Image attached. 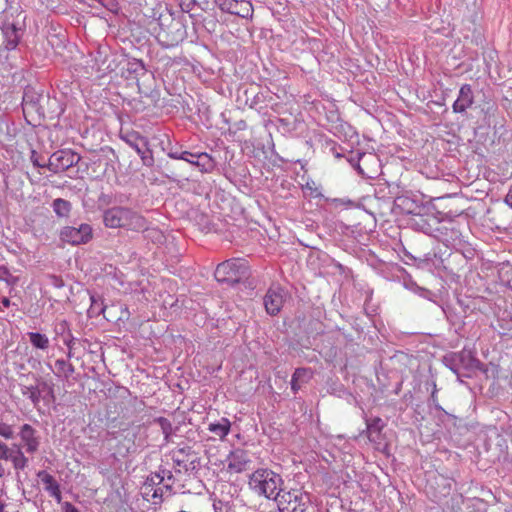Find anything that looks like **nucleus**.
Here are the masks:
<instances>
[{
  "label": "nucleus",
  "instance_id": "ea45409f",
  "mask_svg": "<svg viewBox=\"0 0 512 512\" xmlns=\"http://www.w3.org/2000/svg\"><path fill=\"white\" fill-rule=\"evenodd\" d=\"M158 473L160 474L161 478L162 490L166 489V491L171 493L172 487L176 480L175 475L171 470L162 467L159 468Z\"/></svg>",
  "mask_w": 512,
  "mask_h": 512
},
{
  "label": "nucleus",
  "instance_id": "f3484780",
  "mask_svg": "<svg viewBox=\"0 0 512 512\" xmlns=\"http://www.w3.org/2000/svg\"><path fill=\"white\" fill-rule=\"evenodd\" d=\"M474 104V93L470 84H463L457 99L452 104L454 113L464 114Z\"/></svg>",
  "mask_w": 512,
  "mask_h": 512
},
{
  "label": "nucleus",
  "instance_id": "9b49d317",
  "mask_svg": "<svg viewBox=\"0 0 512 512\" xmlns=\"http://www.w3.org/2000/svg\"><path fill=\"white\" fill-rule=\"evenodd\" d=\"M364 421L366 424V435L368 440L374 444L377 450H382L385 444V437L383 434V430L386 427V423L384 420L378 416H364Z\"/></svg>",
  "mask_w": 512,
  "mask_h": 512
},
{
  "label": "nucleus",
  "instance_id": "72a5a7b5",
  "mask_svg": "<svg viewBox=\"0 0 512 512\" xmlns=\"http://www.w3.org/2000/svg\"><path fill=\"white\" fill-rule=\"evenodd\" d=\"M459 356H457V353H450L443 357V363L444 365L450 369L454 374L457 375L458 378L460 377H469L470 375L468 373H464L461 371V366L459 364Z\"/></svg>",
  "mask_w": 512,
  "mask_h": 512
},
{
  "label": "nucleus",
  "instance_id": "a878e982",
  "mask_svg": "<svg viewBox=\"0 0 512 512\" xmlns=\"http://www.w3.org/2000/svg\"><path fill=\"white\" fill-rule=\"evenodd\" d=\"M457 356H459V364L461 366V371L464 373L476 371L481 369L482 363L473 356L470 350L463 349L460 352H456Z\"/></svg>",
  "mask_w": 512,
  "mask_h": 512
},
{
  "label": "nucleus",
  "instance_id": "39448f33",
  "mask_svg": "<svg viewBox=\"0 0 512 512\" xmlns=\"http://www.w3.org/2000/svg\"><path fill=\"white\" fill-rule=\"evenodd\" d=\"M274 502L280 512H304L310 502V494L303 488H282Z\"/></svg>",
  "mask_w": 512,
  "mask_h": 512
},
{
  "label": "nucleus",
  "instance_id": "a211bd4d",
  "mask_svg": "<svg viewBox=\"0 0 512 512\" xmlns=\"http://www.w3.org/2000/svg\"><path fill=\"white\" fill-rule=\"evenodd\" d=\"M186 158L185 161L196 167L201 173H210L216 166L214 158L206 152H190V156H186Z\"/></svg>",
  "mask_w": 512,
  "mask_h": 512
},
{
  "label": "nucleus",
  "instance_id": "4468645a",
  "mask_svg": "<svg viewBox=\"0 0 512 512\" xmlns=\"http://www.w3.org/2000/svg\"><path fill=\"white\" fill-rule=\"evenodd\" d=\"M368 264L377 275L388 281L398 282L403 275L404 268L395 263L384 262L376 257L369 259Z\"/></svg>",
  "mask_w": 512,
  "mask_h": 512
},
{
  "label": "nucleus",
  "instance_id": "6ab92c4d",
  "mask_svg": "<svg viewBox=\"0 0 512 512\" xmlns=\"http://www.w3.org/2000/svg\"><path fill=\"white\" fill-rule=\"evenodd\" d=\"M122 75L126 79H138L147 72L145 64L142 60L136 58H123Z\"/></svg>",
  "mask_w": 512,
  "mask_h": 512
},
{
  "label": "nucleus",
  "instance_id": "37998d69",
  "mask_svg": "<svg viewBox=\"0 0 512 512\" xmlns=\"http://www.w3.org/2000/svg\"><path fill=\"white\" fill-rule=\"evenodd\" d=\"M154 421L160 426L164 439L168 442L174 434V428L171 421L165 417H157Z\"/></svg>",
  "mask_w": 512,
  "mask_h": 512
},
{
  "label": "nucleus",
  "instance_id": "a19ab883",
  "mask_svg": "<svg viewBox=\"0 0 512 512\" xmlns=\"http://www.w3.org/2000/svg\"><path fill=\"white\" fill-rule=\"evenodd\" d=\"M21 393L24 397L28 398L33 406L36 408L41 402L39 397V390L36 385H21Z\"/></svg>",
  "mask_w": 512,
  "mask_h": 512
},
{
  "label": "nucleus",
  "instance_id": "2eb2a0df",
  "mask_svg": "<svg viewBox=\"0 0 512 512\" xmlns=\"http://www.w3.org/2000/svg\"><path fill=\"white\" fill-rule=\"evenodd\" d=\"M284 299L285 290L279 285L271 286L264 296L266 312L271 316L277 315L283 307Z\"/></svg>",
  "mask_w": 512,
  "mask_h": 512
},
{
  "label": "nucleus",
  "instance_id": "de8ad7c7",
  "mask_svg": "<svg viewBox=\"0 0 512 512\" xmlns=\"http://www.w3.org/2000/svg\"><path fill=\"white\" fill-rule=\"evenodd\" d=\"M311 376L310 369L308 368H296L292 377L294 380L307 381Z\"/></svg>",
  "mask_w": 512,
  "mask_h": 512
},
{
  "label": "nucleus",
  "instance_id": "e2e57ef3",
  "mask_svg": "<svg viewBox=\"0 0 512 512\" xmlns=\"http://www.w3.org/2000/svg\"><path fill=\"white\" fill-rule=\"evenodd\" d=\"M5 506H6V505H5V503H4V502H2V501H0V512H7V511L5 510Z\"/></svg>",
  "mask_w": 512,
  "mask_h": 512
},
{
  "label": "nucleus",
  "instance_id": "052dcab7",
  "mask_svg": "<svg viewBox=\"0 0 512 512\" xmlns=\"http://www.w3.org/2000/svg\"><path fill=\"white\" fill-rule=\"evenodd\" d=\"M430 260H431L432 262H434L435 260H437V259H436V254H433V257H431V256H430V254H427V255H426V259H425L424 261H430Z\"/></svg>",
  "mask_w": 512,
  "mask_h": 512
},
{
  "label": "nucleus",
  "instance_id": "e433bc0d",
  "mask_svg": "<svg viewBox=\"0 0 512 512\" xmlns=\"http://www.w3.org/2000/svg\"><path fill=\"white\" fill-rule=\"evenodd\" d=\"M318 141L321 143L323 148L327 149L336 158H341L343 156L340 152L341 147L331 138L321 134L318 135Z\"/></svg>",
  "mask_w": 512,
  "mask_h": 512
},
{
  "label": "nucleus",
  "instance_id": "423d86ee",
  "mask_svg": "<svg viewBox=\"0 0 512 512\" xmlns=\"http://www.w3.org/2000/svg\"><path fill=\"white\" fill-rule=\"evenodd\" d=\"M176 473L182 471L188 475H196L202 467L200 453L189 445L178 447L171 452Z\"/></svg>",
  "mask_w": 512,
  "mask_h": 512
},
{
  "label": "nucleus",
  "instance_id": "aec40b11",
  "mask_svg": "<svg viewBox=\"0 0 512 512\" xmlns=\"http://www.w3.org/2000/svg\"><path fill=\"white\" fill-rule=\"evenodd\" d=\"M432 386H433V389H432V392H431V395H430V398H429V401H428V406L431 410H434L435 411V416L437 417L438 420H440L441 422H445L446 420L451 422L453 425H456V420H457V417L449 412H447L440 404H439V401H438V396H437V387H436V383L433 382L432 383Z\"/></svg>",
  "mask_w": 512,
  "mask_h": 512
},
{
  "label": "nucleus",
  "instance_id": "4c0bfd02",
  "mask_svg": "<svg viewBox=\"0 0 512 512\" xmlns=\"http://www.w3.org/2000/svg\"><path fill=\"white\" fill-rule=\"evenodd\" d=\"M52 209L58 217H68L71 211V203L68 200L57 198L52 202Z\"/></svg>",
  "mask_w": 512,
  "mask_h": 512
},
{
  "label": "nucleus",
  "instance_id": "13d9d810",
  "mask_svg": "<svg viewBox=\"0 0 512 512\" xmlns=\"http://www.w3.org/2000/svg\"><path fill=\"white\" fill-rule=\"evenodd\" d=\"M66 357V360L68 361H70V359L74 357V349H72V347H67Z\"/></svg>",
  "mask_w": 512,
  "mask_h": 512
},
{
  "label": "nucleus",
  "instance_id": "9d476101",
  "mask_svg": "<svg viewBox=\"0 0 512 512\" xmlns=\"http://www.w3.org/2000/svg\"><path fill=\"white\" fill-rule=\"evenodd\" d=\"M81 157L71 149H61L54 152L48 160L47 169L53 173L66 171L77 165Z\"/></svg>",
  "mask_w": 512,
  "mask_h": 512
},
{
  "label": "nucleus",
  "instance_id": "6e6d98bb",
  "mask_svg": "<svg viewBox=\"0 0 512 512\" xmlns=\"http://www.w3.org/2000/svg\"><path fill=\"white\" fill-rule=\"evenodd\" d=\"M1 304H2L3 308H8V307H10L12 305L10 299L7 298V297H3L1 299Z\"/></svg>",
  "mask_w": 512,
  "mask_h": 512
},
{
  "label": "nucleus",
  "instance_id": "3c124183",
  "mask_svg": "<svg viewBox=\"0 0 512 512\" xmlns=\"http://www.w3.org/2000/svg\"><path fill=\"white\" fill-rule=\"evenodd\" d=\"M65 512H80L72 503L65 502L63 506Z\"/></svg>",
  "mask_w": 512,
  "mask_h": 512
},
{
  "label": "nucleus",
  "instance_id": "f704fd0d",
  "mask_svg": "<svg viewBox=\"0 0 512 512\" xmlns=\"http://www.w3.org/2000/svg\"><path fill=\"white\" fill-rule=\"evenodd\" d=\"M29 342L33 348L45 351L50 346V340L46 334L40 332H28Z\"/></svg>",
  "mask_w": 512,
  "mask_h": 512
},
{
  "label": "nucleus",
  "instance_id": "dca6fc26",
  "mask_svg": "<svg viewBox=\"0 0 512 512\" xmlns=\"http://www.w3.org/2000/svg\"><path fill=\"white\" fill-rule=\"evenodd\" d=\"M226 461L228 470L234 473H241L245 471L248 464L251 463L248 451L241 448L231 450Z\"/></svg>",
  "mask_w": 512,
  "mask_h": 512
},
{
  "label": "nucleus",
  "instance_id": "b1692460",
  "mask_svg": "<svg viewBox=\"0 0 512 512\" xmlns=\"http://www.w3.org/2000/svg\"><path fill=\"white\" fill-rule=\"evenodd\" d=\"M48 367L55 377L61 381H68L75 372L74 365L64 358L56 359L54 365L48 364Z\"/></svg>",
  "mask_w": 512,
  "mask_h": 512
},
{
  "label": "nucleus",
  "instance_id": "864d4df0",
  "mask_svg": "<svg viewBox=\"0 0 512 512\" xmlns=\"http://www.w3.org/2000/svg\"><path fill=\"white\" fill-rule=\"evenodd\" d=\"M78 339L72 334L70 335V340H67V342H62L66 347H72V349L75 348L76 341Z\"/></svg>",
  "mask_w": 512,
  "mask_h": 512
},
{
  "label": "nucleus",
  "instance_id": "cd10ccee",
  "mask_svg": "<svg viewBox=\"0 0 512 512\" xmlns=\"http://www.w3.org/2000/svg\"><path fill=\"white\" fill-rule=\"evenodd\" d=\"M53 340L55 342H67L72 335L71 324L65 319H57L52 323Z\"/></svg>",
  "mask_w": 512,
  "mask_h": 512
},
{
  "label": "nucleus",
  "instance_id": "f03ea898",
  "mask_svg": "<svg viewBox=\"0 0 512 512\" xmlns=\"http://www.w3.org/2000/svg\"><path fill=\"white\" fill-rule=\"evenodd\" d=\"M103 223L107 228H123L132 231H144L147 220L137 211L124 206H114L103 212Z\"/></svg>",
  "mask_w": 512,
  "mask_h": 512
},
{
  "label": "nucleus",
  "instance_id": "5fc2aeb1",
  "mask_svg": "<svg viewBox=\"0 0 512 512\" xmlns=\"http://www.w3.org/2000/svg\"><path fill=\"white\" fill-rule=\"evenodd\" d=\"M290 384H291V389H292L293 393L296 394L298 392V390L300 389L298 380H294V378L292 377Z\"/></svg>",
  "mask_w": 512,
  "mask_h": 512
},
{
  "label": "nucleus",
  "instance_id": "c85d7f7f",
  "mask_svg": "<svg viewBox=\"0 0 512 512\" xmlns=\"http://www.w3.org/2000/svg\"><path fill=\"white\" fill-rule=\"evenodd\" d=\"M130 291L133 293L139 302H148L152 297L151 285L148 280H140L131 282Z\"/></svg>",
  "mask_w": 512,
  "mask_h": 512
},
{
  "label": "nucleus",
  "instance_id": "473e14b6",
  "mask_svg": "<svg viewBox=\"0 0 512 512\" xmlns=\"http://www.w3.org/2000/svg\"><path fill=\"white\" fill-rule=\"evenodd\" d=\"M442 310L450 324L459 328L463 327L465 318L464 311H458L457 308L452 305H446L442 307Z\"/></svg>",
  "mask_w": 512,
  "mask_h": 512
},
{
  "label": "nucleus",
  "instance_id": "bb28decb",
  "mask_svg": "<svg viewBox=\"0 0 512 512\" xmlns=\"http://www.w3.org/2000/svg\"><path fill=\"white\" fill-rule=\"evenodd\" d=\"M35 385L39 390L40 400L49 404L55 401L54 383L42 377H36Z\"/></svg>",
  "mask_w": 512,
  "mask_h": 512
},
{
  "label": "nucleus",
  "instance_id": "5701e85b",
  "mask_svg": "<svg viewBox=\"0 0 512 512\" xmlns=\"http://www.w3.org/2000/svg\"><path fill=\"white\" fill-rule=\"evenodd\" d=\"M3 34V48L4 50L12 51L16 49L20 41L19 29L13 23H5L2 28Z\"/></svg>",
  "mask_w": 512,
  "mask_h": 512
},
{
  "label": "nucleus",
  "instance_id": "680f3d73",
  "mask_svg": "<svg viewBox=\"0 0 512 512\" xmlns=\"http://www.w3.org/2000/svg\"><path fill=\"white\" fill-rule=\"evenodd\" d=\"M4 475H5V468L2 465V463L0 462V478L3 477Z\"/></svg>",
  "mask_w": 512,
  "mask_h": 512
},
{
  "label": "nucleus",
  "instance_id": "8fccbe9b",
  "mask_svg": "<svg viewBox=\"0 0 512 512\" xmlns=\"http://www.w3.org/2000/svg\"><path fill=\"white\" fill-rule=\"evenodd\" d=\"M0 436L5 439L13 438V429L12 426L0 421Z\"/></svg>",
  "mask_w": 512,
  "mask_h": 512
},
{
  "label": "nucleus",
  "instance_id": "4be33fe9",
  "mask_svg": "<svg viewBox=\"0 0 512 512\" xmlns=\"http://www.w3.org/2000/svg\"><path fill=\"white\" fill-rule=\"evenodd\" d=\"M37 431L30 424H23L21 426L19 436L25 444L26 451L30 454L35 453L40 445Z\"/></svg>",
  "mask_w": 512,
  "mask_h": 512
},
{
  "label": "nucleus",
  "instance_id": "393cba45",
  "mask_svg": "<svg viewBox=\"0 0 512 512\" xmlns=\"http://www.w3.org/2000/svg\"><path fill=\"white\" fill-rule=\"evenodd\" d=\"M398 282L402 283L405 289L419 295L424 299L432 300V298L435 297V294L432 291L420 287L405 270L403 271V275L401 276V279L398 280Z\"/></svg>",
  "mask_w": 512,
  "mask_h": 512
},
{
  "label": "nucleus",
  "instance_id": "7ed1b4c3",
  "mask_svg": "<svg viewBox=\"0 0 512 512\" xmlns=\"http://www.w3.org/2000/svg\"><path fill=\"white\" fill-rule=\"evenodd\" d=\"M249 276L247 261L243 258H232L217 265L214 277L219 283L234 286Z\"/></svg>",
  "mask_w": 512,
  "mask_h": 512
},
{
  "label": "nucleus",
  "instance_id": "2f4dec72",
  "mask_svg": "<svg viewBox=\"0 0 512 512\" xmlns=\"http://www.w3.org/2000/svg\"><path fill=\"white\" fill-rule=\"evenodd\" d=\"M207 429L209 432L219 437L220 440H224L230 433L231 422L228 418L222 417L218 421L209 423Z\"/></svg>",
  "mask_w": 512,
  "mask_h": 512
},
{
  "label": "nucleus",
  "instance_id": "4d7b16f0",
  "mask_svg": "<svg viewBox=\"0 0 512 512\" xmlns=\"http://www.w3.org/2000/svg\"><path fill=\"white\" fill-rule=\"evenodd\" d=\"M504 202L512 209V194H507L504 198Z\"/></svg>",
  "mask_w": 512,
  "mask_h": 512
},
{
  "label": "nucleus",
  "instance_id": "bf43d9fd",
  "mask_svg": "<svg viewBox=\"0 0 512 512\" xmlns=\"http://www.w3.org/2000/svg\"><path fill=\"white\" fill-rule=\"evenodd\" d=\"M4 59H7V51L4 50L2 46H0V62Z\"/></svg>",
  "mask_w": 512,
  "mask_h": 512
},
{
  "label": "nucleus",
  "instance_id": "a18cd8bd",
  "mask_svg": "<svg viewBox=\"0 0 512 512\" xmlns=\"http://www.w3.org/2000/svg\"><path fill=\"white\" fill-rule=\"evenodd\" d=\"M123 58H125V57L121 56V60H119V57H117L116 55L106 56L103 61V64L107 63V65L103 70H105L107 72L116 71L118 65L124 63Z\"/></svg>",
  "mask_w": 512,
  "mask_h": 512
},
{
  "label": "nucleus",
  "instance_id": "ddd939ff",
  "mask_svg": "<svg viewBox=\"0 0 512 512\" xmlns=\"http://www.w3.org/2000/svg\"><path fill=\"white\" fill-rule=\"evenodd\" d=\"M44 100V95L39 93L34 88L28 86L24 89L22 97V108L25 115L36 114L39 117L45 116V110L41 104Z\"/></svg>",
  "mask_w": 512,
  "mask_h": 512
},
{
  "label": "nucleus",
  "instance_id": "0e129e2a",
  "mask_svg": "<svg viewBox=\"0 0 512 512\" xmlns=\"http://www.w3.org/2000/svg\"><path fill=\"white\" fill-rule=\"evenodd\" d=\"M214 510H215V512H222V505L218 506V505L214 504Z\"/></svg>",
  "mask_w": 512,
  "mask_h": 512
},
{
  "label": "nucleus",
  "instance_id": "20e7f679",
  "mask_svg": "<svg viewBox=\"0 0 512 512\" xmlns=\"http://www.w3.org/2000/svg\"><path fill=\"white\" fill-rule=\"evenodd\" d=\"M410 224L415 230L432 236L445 243L447 246L449 243V238L447 237L448 231H451L452 233L451 239L457 238L459 236L458 230H456L454 227H448L444 224H441L434 216L427 218L423 215L415 214V216L411 219Z\"/></svg>",
  "mask_w": 512,
  "mask_h": 512
},
{
  "label": "nucleus",
  "instance_id": "58836bf2",
  "mask_svg": "<svg viewBox=\"0 0 512 512\" xmlns=\"http://www.w3.org/2000/svg\"><path fill=\"white\" fill-rule=\"evenodd\" d=\"M14 447L16 448V451L13 453L10 461L12 462L15 470H24L28 466L29 460L18 445H14Z\"/></svg>",
  "mask_w": 512,
  "mask_h": 512
},
{
  "label": "nucleus",
  "instance_id": "0eeeda50",
  "mask_svg": "<svg viewBox=\"0 0 512 512\" xmlns=\"http://www.w3.org/2000/svg\"><path fill=\"white\" fill-rule=\"evenodd\" d=\"M348 161L358 174L364 178L374 179L380 174V159L374 153L358 152L355 156H351Z\"/></svg>",
  "mask_w": 512,
  "mask_h": 512
},
{
  "label": "nucleus",
  "instance_id": "49530a36",
  "mask_svg": "<svg viewBox=\"0 0 512 512\" xmlns=\"http://www.w3.org/2000/svg\"><path fill=\"white\" fill-rule=\"evenodd\" d=\"M168 157L176 160L185 161L186 156H190V151L182 150L181 148L171 147L167 152Z\"/></svg>",
  "mask_w": 512,
  "mask_h": 512
},
{
  "label": "nucleus",
  "instance_id": "c03bdc74",
  "mask_svg": "<svg viewBox=\"0 0 512 512\" xmlns=\"http://www.w3.org/2000/svg\"><path fill=\"white\" fill-rule=\"evenodd\" d=\"M0 281H4L8 286L13 288L18 282V278L13 276L6 266L0 265Z\"/></svg>",
  "mask_w": 512,
  "mask_h": 512
},
{
  "label": "nucleus",
  "instance_id": "7c9ffc66",
  "mask_svg": "<svg viewBox=\"0 0 512 512\" xmlns=\"http://www.w3.org/2000/svg\"><path fill=\"white\" fill-rule=\"evenodd\" d=\"M300 122L292 115L288 117H279L276 119L275 126L283 135H291L297 131Z\"/></svg>",
  "mask_w": 512,
  "mask_h": 512
},
{
  "label": "nucleus",
  "instance_id": "6e6552de",
  "mask_svg": "<svg viewBox=\"0 0 512 512\" xmlns=\"http://www.w3.org/2000/svg\"><path fill=\"white\" fill-rule=\"evenodd\" d=\"M127 145L136 151L142 160L143 165L151 167L154 164L152 151L149 148V141L147 137L141 135L139 132L130 131L120 135Z\"/></svg>",
  "mask_w": 512,
  "mask_h": 512
},
{
  "label": "nucleus",
  "instance_id": "69168bd1",
  "mask_svg": "<svg viewBox=\"0 0 512 512\" xmlns=\"http://www.w3.org/2000/svg\"><path fill=\"white\" fill-rule=\"evenodd\" d=\"M406 256L411 261H415L416 260V258L412 254H410V253H406Z\"/></svg>",
  "mask_w": 512,
  "mask_h": 512
},
{
  "label": "nucleus",
  "instance_id": "09e8293b",
  "mask_svg": "<svg viewBox=\"0 0 512 512\" xmlns=\"http://www.w3.org/2000/svg\"><path fill=\"white\" fill-rule=\"evenodd\" d=\"M13 453V450H11L5 443L0 441V460H10Z\"/></svg>",
  "mask_w": 512,
  "mask_h": 512
},
{
  "label": "nucleus",
  "instance_id": "f8f14e48",
  "mask_svg": "<svg viewBox=\"0 0 512 512\" xmlns=\"http://www.w3.org/2000/svg\"><path fill=\"white\" fill-rule=\"evenodd\" d=\"M215 5L225 13L237 15L241 18H252L253 6L249 0H213Z\"/></svg>",
  "mask_w": 512,
  "mask_h": 512
},
{
  "label": "nucleus",
  "instance_id": "603ef678",
  "mask_svg": "<svg viewBox=\"0 0 512 512\" xmlns=\"http://www.w3.org/2000/svg\"><path fill=\"white\" fill-rule=\"evenodd\" d=\"M31 160L34 166L39 168H47V164H41L39 160L35 157V151L32 152Z\"/></svg>",
  "mask_w": 512,
  "mask_h": 512
},
{
  "label": "nucleus",
  "instance_id": "1a4fd4ad",
  "mask_svg": "<svg viewBox=\"0 0 512 512\" xmlns=\"http://www.w3.org/2000/svg\"><path fill=\"white\" fill-rule=\"evenodd\" d=\"M59 237L62 242L73 246L86 244L93 237V229L87 223L65 226L60 230Z\"/></svg>",
  "mask_w": 512,
  "mask_h": 512
},
{
  "label": "nucleus",
  "instance_id": "412c9836",
  "mask_svg": "<svg viewBox=\"0 0 512 512\" xmlns=\"http://www.w3.org/2000/svg\"><path fill=\"white\" fill-rule=\"evenodd\" d=\"M37 478L44 484V490L54 498L58 503L62 500L60 484L46 470L37 472Z\"/></svg>",
  "mask_w": 512,
  "mask_h": 512
},
{
  "label": "nucleus",
  "instance_id": "79ce46f5",
  "mask_svg": "<svg viewBox=\"0 0 512 512\" xmlns=\"http://www.w3.org/2000/svg\"><path fill=\"white\" fill-rule=\"evenodd\" d=\"M91 304L88 309V313L91 317L99 316L104 313L106 306L103 303V299L98 295H90Z\"/></svg>",
  "mask_w": 512,
  "mask_h": 512
},
{
  "label": "nucleus",
  "instance_id": "f257e3e1",
  "mask_svg": "<svg viewBox=\"0 0 512 512\" xmlns=\"http://www.w3.org/2000/svg\"><path fill=\"white\" fill-rule=\"evenodd\" d=\"M248 487L255 495L274 501L284 487V479L270 468H258L249 475Z\"/></svg>",
  "mask_w": 512,
  "mask_h": 512
},
{
  "label": "nucleus",
  "instance_id": "c9c22d12",
  "mask_svg": "<svg viewBox=\"0 0 512 512\" xmlns=\"http://www.w3.org/2000/svg\"><path fill=\"white\" fill-rule=\"evenodd\" d=\"M272 100V97L269 95V93L266 92H259L257 93L252 99L250 103V107L255 109L258 112H262L264 109L268 107V102Z\"/></svg>",
  "mask_w": 512,
  "mask_h": 512
},
{
  "label": "nucleus",
  "instance_id": "c756f323",
  "mask_svg": "<svg viewBox=\"0 0 512 512\" xmlns=\"http://www.w3.org/2000/svg\"><path fill=\"white\" fill-rule=\"evenodd\" d=\"M144 490L145 494L149 495L151 492L152 498L156 499H162L163 498V490H162V484H161V478L160 474L157 472L152 473L144 484Z\"/></svg>",
  "mask_w": 512,
  "mask_h": 512
}]
</instances>
